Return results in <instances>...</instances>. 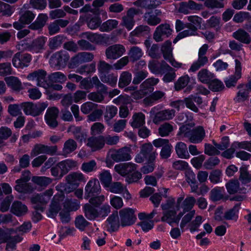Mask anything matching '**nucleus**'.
Instances as JSON below:
<instances>
[{"label":"nucleus","mask_w":251,"mask_h":251,"mask_svg":"<svg viewBox=\"0 0 251 251\" xmlns=\"http://www.w3.org/2000/svg\"><path fill=\"white\" fill-rule=\"evenodd\" d=\"M96 71V63H92L89 64L81 66L78 68L76 72L80 75H84L85 74H89L94 73Z\"/></svg>","instance_id":"680f3d73"},{"label":"nucleus","mask_w":251,"mask_h":251,"mask_svg":"<svg viewBox=\"0 0 251 251\" xmlns=\"http://www.w3.org/2000/svg\"><path fill=\"white\" fill-rule=\"evenodd\" d=\"M240 204L237 203L230 209L226 211L224 216V219L226 220H235L237 221L238 216V213L239 209Z\"/></svg>","instance_id":"3c124183"},{"label":"nucleus","mask_w":251,"mask_h":251,"mask_svg":"<svg viewBox=\"0 0 251 251\" xmlns=\"http://www.w3.org/2000/svg\"><path fill=\"white\" fill-rule=\"evenodd\" d=\"M16 185L14 187V189L19 193H30L34 190L32 185L27 183V181L17 179L16 180Z\"/></svg>","instance_id":"c756f323"},{"label":"nucleus","mask_w":251,"mask_h":251,"mask_svg":"<svg viewBox=\"0 0 251 251\" xmlns=\"http://www.w3.org/2000/svg\"><path fill=\"white\" fill-rule=\"evenodd\" d=\"M59 114V110L56 107L48 108L45 115V120L47 124L51 128H55L58 124L57 121Z\"/></svg>","instance_id":"4468645a"},{"label":"nucleus","mask_w":251,"mask_h":251,"mask_svg":"<svg viewBox=\"0 0 251 251\" xmlns=\"http://www.w3.org/2000/svg\"><path fill=\"white\" fill-rule=\"evenodd\" d=\"M23 238L19 235L14 236H8L5 250L6 251H14L17 249V244L20 243Z\"/></svg>","instance_id":"c85d7f7f"},{"label":"nucleus","mask_w":251,"mask_h":251,"mask_svg":"<svg viewBox=\"0 0 251 251\" xmlns=\"http://www.w3.org/2000/svg\"><path fill=\"white\" fill-rule=\"evenodd\" d=\"M11 211L14 214L21 216L27 212V207L21 201H15L12 204Z\"/></svg>","instance_id":"f704fd0d"},{"label":"nucleus","mask_w":251,"mask_h":251,"mask_svg":"<svg viewBox=\"0 0 251 251\" xmlns=\"http://www.w3.org/2000/svg\"><path fill=\"white\" fill-rule=\"evenodd\" d=\"M46 40V37L41 36L33 40L30 44H26L25 42L23 43V41H22L19 46L23 47V49L38 53L45 49Z\"/></svg>","instance_id":"39448f33"},{"label":"nucleus","mask_w":251,"mask_h":251,"mask_svg":"<svg viewBox=\"0 0 251 251\" xmlns=\"http://www.w3.org/2000/svg\"><path fill=\"white\" fill-rule=\"evenodd\" d=\"M126 51V48L123 45L115 44L106 48L105 56L108 59L116 60L121 57Z\"/></svg>","instance_id":"f8f14e48"},{"label":"nucleus","mask_w":251,"mask_h":251,"mask_svg":"<svg viewBox=\"0 0 251 251\" xmlns=\"http://www.w3.org/2000/svg\"><path fill=\"white\" fill-rule=\"evenodd\" d=\"M93 59L94 54L91 52H81L78 53L71 58L69 63L70 68H75L82 63L90 62Z\"/></svg>","instance_id":"1a4fd4ad"},{"label":"nucleus","mask_w":251,"mask_h":251,"mask_svg":"<svg viewBox=\"0 0 251 251\" xmlns=\"http://www.w3.org/2000/svg\"><path fill=\"white\" fill-rule=\"evenodd\" d=\"M158 134L161 137L168 136L173 130V126L169 123H165L158 128Z\"/></svg>","instance_id":"e2e57ef3"},{"label":"nucleus","mask_w":251,"mask_h":251,"mask_svg":"<svg viewBox=\"0 0 251 251\" xmlns=\"http://www.w3.org/2000/svg\"><path fill=\"white\" fill-rule=\"evenodd\" d=\"M57 151L56 146H49L43 144H37L31 151V154L32 156H36L39 154L44 153L50 155L56 154Z\"/></svg>","instance_id":"2eb2a0df"},{"label":"nucleus","mask_w":251,"mask_h":251,"mask_svg":"<svg viewBox=\"0 0 251 251\" xmlns=\"http://www.w3.org/2000/svg\"><path fill=\"white\" fill-rule=\"evenodd\" d=\"M208 62V58L206 56L198 55V60L194 62L189 69V72H195L201 68L205 65Z\"/></svg>","instance_id":"c03bdc74"},{"label":"nucleus","mask_w":251,"mask_h":251,"mask_svg":"<svg viewBox=\"0 0 251 251\" xmlns=\"http://www.w3.org/2000/svg\"><path fill=\"white\" fill-rule=\"evenodd\" d=\"M49 80L52 83H62L67 80L66 76L60 72L51 73L48 76Z\"/></svg>","instance_id":"603ef678"},{"label":"nucleus","mask_w":251,"mask_h":251,"mask_svg":"<svg viewBox=\"0 0 251 251\" xmlns=\"http://www.w3.org/2000/svg\"><path fill=\"white\" fill-rule=\"evenodd\" d=\"M250 90L246 88H242L237 92L236 97L234 98V101L236 103L244 102L248 100L249 98Z\"/></svg>","instance_id":"6e6d98bb"},{"label":"nucleus","mask_w":251,"mask_h":251,"mask_svg":"<svg viewBox=\"0 0 251 251\" xmlns=\"http://www.w3.org/2000/svg\"><path fill=\"white\" fill-rule=\"evenodd\" d=\"M159 82L158 78L151 77L146 79L140 85V87L143 89L147 94L152 92L153 90V86L156 85Z\"/></svg>","instance_id":"e433bc0d"},{"label":"nucleus","mask_w":251,"mask_h":251,"mask_svg":"<svg viewBox=\"0 0 251 251\" xmlns=\"http://www.w3.org/2000/svg\"><path fill=\"white\" fill-rule=\"evenodd\" d=\"M53 191L52 189H49L45 192L37 194L31 198V202L35 204L34 207L36 210L43 211L46 204L49 202L52 196Z\"/></svg>","instance_id":"7ed1b4c3"},{"label":"nucleus","mask_w":251,"mask_h":251,"mask_svg":"<svg viewBox=\"0 0 251 251\" xmlns=\"http://www.w3.org/2000/svg\"><path fill=\"white\" fill-rule=\"evenodd\" d=\"M60 196L55 195L52 200L47 215L51 218H54L61 209Z\"/></svg>","instance_id":"393cba45"},{"label":"nucleus","mask_w":251,"mask_h":251,"mask_svg":"<svg viewBox=\"0 0 251 251\" xmlns=\"http://www.w3.org/2000/svg\"><path fill=\"white\" fill-rule=\"evenodd\" d=\"M176 153L178 157L183 159H188L190 154L188 151L187 145L182 142H178L175 146Z\"/></svg>","instance_id":"c9c22d12"},{"label":"nucleus","mask_w":251,"mask_h":251,"mask_svg":"<svg viewBox=\"0 0 251 251\" xmlns=\"http://www.w3.org/2000/svg\"><path fill=\"white\" fill-rule=\"evenodd\" d=\"M105 188L114 194H122L124 191V186L120 182H111Z\"/></svg>","instance_id":"8fccbe9b"},{"label":"nucleus","mask_w":251,"mask_h":251,"mask_svg":"<svg viewBox=\"0 0 251 251\" xmlns=\"http://www.w3.org/2000/svg\"><path fill=\"white\" fill-rule=\"evenodd\" d=\"M20 14V21L26 25L30 24L35 17L33 12L29 10L21 12Z\"/></svg>","instance_id":"4d7b16f0"},{"label":"nucleus","mask_w":251,"mask_h":251,"mask_svg":"<svg viewBox=\"0 0 251 251\" xmlns=\"http://www.w3.org/2000/svg\"><path fill=\"white\" fill-rule=\"evenodd\" d=\"M32 181L42 187H46L52 182V179L47 176H37L32 177Z\"/></svg>","instance_id":"338daca9"},{"label":"nucleus","mask_w":251,"mask_h":251,"mask_svg":"<svg viewBox=\"0 0 251 251\" xmlns=\"http://www.w3.org/2000/svg\"><path fill=\"white\" fill-rule=\"evenodd\" d=\"M232 37L242 43L249 44L251 42L250 34L243 29L240 28L232 33Z\"/></svg>","instance_id":"7c9ffc66"},{"label":"nucleus","mask_w":251,"mask_h":251,"mask_svg":"<svg viewBox=\"0 0 251 251\" xmlns=\"http://www.w3.org/2000/svg\"><path fill=\"white\" fill-rule=\"evenodd\" d=\"M58 166L61 170L60 177H62L70 170L76 168L77 163L76 161L72 159H66L59 162Z\"/></svg>","instance_id":"412c9836"},{"label":"nucleus","mask_w":251,"mask_h":251,"mask_svg":"<svg viewBox=\"0 0 251 251\" xmlns=\"http://www.w3.org/2000/svg\"><path fill=\"white\" fill-rule=\"evenodd\" d=\"M66 182L71 185H78L80 182H85L86 179L81 173L72 172L65 177Z\"/></svg>","instance_id":"cd10ccee"},{"label":"nucleus","mask_w":251,"mask_h":251,"mask_svg":"<svg viewBox=\"0 0 251 251\" xmlns=\"http://www.w3.org/2000/svg\"><path fill=\"white\" fill-rule=\"evenodd\" d=\"M161 69L165 73L163 77V80L166 83H168L174 80L176 77L175 70L165 62L162 63Z\"/></svg>","instance_id":"b1692460"},{"label":"nucleus","mask_w":251,"mask_h":251,"mask_svg":"<svg viewBox=\"0 0 251 251\" xmlns=\"http://www.w3.org/2000/svg\"><path fill=\"white\" fill-rule=\"evenodd\" d=\"M47 75L45 70L39 69L29 74L26 78L30 81H36L38 86L47 89L49 87V84L46 81Z\"/></svg>","instance_id":"423d86ee"},{"label":"nucleus","mask_w":251,"mask_h":251,"mask_svg":"<svg viewBox=\"0 0 251 251\" xmlns=\"http://www.w3.org/2000/svg\"><path fill=\"white\" fill-rule=\"evenodd\" d=\"M130 153L131 149L129 147H124L118 150L111 151L110 156L114 161L119 162L130 160L131 159Z\"/></svg>","instance_id":"6e6552de"},{"label":"nucleus","mask_w":251,"mask_h":251,"mask_svg":"<svg viewBox=\"0 0 251 251\" xmlns=\"http://www.w3.org/2000/svg\"><path fill=\"white\" fill-rule=\"evenodd\" d=\"M7 86L15 92H19L23 89L21 81L15 76H11L5 78Z\"/></svg>","instance_id":"2f4dec72"},{"label":"nucleus","mask_w":251,"mask_h":251,"mask_svg":"<svg viewBox=\"0 0 251 251\" xmlns=\"http://www.w3.org/2000/svg\"><path fill=\"white\" fill-rule=\"evenodd\" d=\"M106 221L107 222V229L109 231L115 232L118 230L120 224L117 212L113 213L109 216Z\"/></svg>","instance_id":"bb28decb"},{"label":"nucleus","mask_w":251,"mask_h":251,"mask_svg":"<svg viewBox=\"0 0 251 251\" xmlns=\"http://www.w3.org/2000/svg\"><path fill=\"white\" fill-rule=\"evenodd\" d=\"M143 19L146 23L151 26H155L161 21V19L152 12H146L143 16Z\"/></svg>","instance_id":"79ce46f5"},{"label":"nucleus","mask_w":251,"mask_h":251,"mask_svg":"<svg viewBox=\"0 0 251 251\" xmlns=\"http://www.w3.org/2000/svg\"><path fill=\"white\" fill-rule=\"evenodd\" d=\"M118 22L116 20L109 19L106 21L101 23L100 30L101 32H109L117 27Z\"/></svg>","instance_id":"de8ad7c7"},{"label":"nucleus","mask_w":251,"mask_h":251,"mask_svg":"<svg viewBox=\"0 0 251 251\" xmlns=\"http://www.w3.org/2000/svg\"><path fill=\"white\" fill-rule=\"evenodd\" d=\"M137 165L131 162L117 164L114 167L115 171L122 176L129 175L135 171Z\"/></svg>","instance_id":"dca6fc26"},{"label":"nucleus","mask_w":251,"mask_h":251,"mask_svg":"<svg viewBox=\"0 0 251 251\" xmlns=\"http://www.w3.org/2000/svg\"><path fill=\"white\" fill-rule=\"evenodd\" d=\"M180 132L187 138L190 142L198 144L202 142L205 136V132L201 126H198L190 129L189 125H185L180 126Z\"/></svg>","instance_id":"f257e3e1"},{"label":"nucleus","mask_w":251,"mask_h":251,"mask_svg":"<svg viewBox=\"0 0 251 251\" xmlns=\"http://www.w3.org/2000/svg\"><path fill=\"white\" fill-rule=\"evenodd\" d=\"M101 81L105 83H107L111 87H115L117 82V75L115 74H107L100 76Z\"/></svg>","instance_id":"5fc2aeb1"},{"label":"nucleus","mask_w":251,"mask_h":251,"mask_svg":"<svg viewBox=\"0 0 251 251\" xmlns=\"http://www.w3.org/2000/svg\"><path fill=\"white\" fill-rule=\"evenodd\" d=\"M163 57L165 60L168 59L173 56V48L172 47V42L167 40L165 41L162 45L161 49Z\"/></svg>","instance_id":"09e8293b"},{"label":"nucleus","mask_w":251,"mask_h":251,"mask_svg":"<svg viewBox=\"0 0 251 251\" xmlns=\"http://www.w3.org/2000/svg\"><path fill=\"white\" fill-rule=\"evenodd\" d=\"M92 80L94 87H95L98 89V92H100L102 94L108 93V87L100 80L97 76L95 75L92 77Z\"/></svg>","instance_id":"69168bd1"},{"label":"nucleus","mask_w":251,"mask_h":251,"mask_svg":"<svg viewBox=\"0 0 251 251\" xmlns=\"http://www.w3.org/2000/svg\"><path fill=\"white\" fill-rule=\"evenodd\" d=\"M87 26L91 30L97 29L101 25L102 20L99 15L88 14L85 18Z\"/></svg>","instance_id":"5701e85b"},{"label":"nucleus","mask_w":251,"mask_h":251,"mask_svg":"<svg viewBox=\"0 0 251 251\" xmlns=\"http://www.w3.org/2000/svg\"><path fill=\"white\" fill-rule=\"evenodd\" d=\"M196 202L195 198L191 196H187L183 201L181 207L184 210V212H187L192 210Z\"/></svg>","instance_id":"bf43d9fd"},{"label":"nucleus","mask_w":251,"mask_h":251,"mask_svg":"<svg viewBox=\"0 0 251 251\" xmlns=\"http://www.w3.org/2000/svg\"><path fill=\"white\" fill-rule=\"evenodd\" d=\"M128 57L131 61L135 62L139 60L143 55L142 50L137 46L130 47L128 52Z\"/></svg>","instance_id":"58836bf2"},{"label":"nucleus","mask_w":251,"mask_h":251,"mask_svg":"<svg viewBox=\"0 0 251 251\" xmlns=\"http://www.w3.org/2000/svg\"><path fill=\"white\" fill-rule=\"evenodd\" d=\"M84 37L92 43L97 44H103L106 43L109 40V37L106 34L94 33L89 32L83 33Z\"/></svg>","instance_id":"6ab92c4d"},{"label":"nucleus","mask_w":251,"mask_h":251,"mask_svg":"<svg viewBox=\"0 0 251 251\" xmlns=\"http://www.w3.org/2000/svg\"><path fill=\"white\" fill-rule=\"evenodd\" d=\"M75 227L80 231H84L89 224V223L82 215H79L75 218Z\"/></svg>","instance_id":"774afa93"},{"label":"nucleus","mask_w":251,"mask_h":251,"mask_svg":"<svg viewBox=\"0 0 251 251\" xmlns=\"http://www.w3.org/2000/svg\"><path fill=\"white\" fill-rule=\"evenodd\" d=\"M145 124V115L141 113H135L132 116L131 126L133 128H139Z\"/></svg>","instance_id":"a19ab883"},{"label":"nucleus","mask_w":251,"mask_h":251,"mask_svg":"<svg viewBox=\"0 0 251 251\" xmlns=\"http://www.w3.org/2000/svg\"><path fill=\"white\" fill-rule=\"evenodd\" d=\"M157 153L154 150L152 144L150 143H145L142 145L140 151L135 158V161L138 163L143 162L145 160L147 161H154Z\"/></svg>","instance_id":"f03ea898"},{"label":"nucleus","mask_w":251,"mask_h":251,"mask_svg":"<svg viewBox=\"0 0 251 251\" xmlns=\"http://www.w3.org/2000/svg\"><path fill=\"white\" fill-rule=\"evenodd\" d=\"M175 116V110L174 109H165L157 112L153 119V122L155 124L163 121L172 120Z\"/></svg>","instance_id":"aec40b11"},{"label":"nucleus","mask_w":251,"mask_h":251,"mask_svg":"<svg viewBox=\"0 0 251 251\" xmlns=\"http://www.w3.org/2000/svg\"><path fill=\"white\" fill-rule=\"evenodd\" d=\"M176 212L174 210H168L164 212L163 216L161 218V221L168 223L170 225L173 226L176 224Z\"/></svg>","instance_id":"052dcab7"},{"label":"nucleus","mask_w":251,"mask_h":251,"mask_svg":"<svg viewBox=\"0 0 251 251\" xmlns=\"http://www.w3.org/2000/svg\"><path fill=\"white\" fill-rule=\"evenodd\" d=\"M239 179L244 184L251 182V174L249 173L246 167H243L240 168Z\"/></svg>","instance_id":"0e129e2a"},{"label":"nucleus","mask_w":251,"mask_h":251,"mask_svg":"<svg viewBox=\"0 0 251 251\" xmlns=\"http://www.w3.org/2000/svg\"><path fill=\"white\" fill-rule=\"evenodd\" d=\"M84 215L89 220H93L99 217L98 209L89 203H86L83 207Z\"/></svg>","instance_id":"72a5a7b5"},{"label":"nucleus","mask_w":251,"mask_h":251,"mask_svg":"<svg viewBox=\"0 0 251 251\" xmlns=\"http://www.w3.org/2000/svg\"><path fill=\"white\" fill-rule=\"evenodd\" d=\"M32 59V56L27 53L17 52L12 58V63L14 67L23 69L28 66Z\"/></svg>","instance_id":"9b49d317"},{"label":"nucleus","mask_w":251,"mask_h":251,"mask_svg":"<svg viewBox=\"0 0 251 251\" xmlns=\"http://www.w3.org/2000/svg\"><path fill=\"white\" fill-rule=\"evenodd\" d=\"M63 207L68 212L75 211L80 207V202L75 199H66L64 202Z\"/></svg>","instance_id":"49530a36"},{"label":"nucleus","mask_w":251,"mask_h":251,"mask_svg":"<svg viewBox=\"0 0 251 251\" xmlns=\"http://www.w3.org/2000/svg\"><path fill=\"white\" fill-rule=\"evenodd\" d=\"M194 101L200 106L203 102L202 99L198 95H191L187 98L184 99V103L187 108L190 109L195 112H199V108L194 103Z\"/></svg>","instance_id":"f3484780"},{"label":"nucleus","mask_w":251,"mask_h":251,"mask_svg":"<svg viewBox=\"0 0 251 251\" xmlns=\"http://www.w3.org/2000/svg\"><path fill=\"white\" fill-rule=\"evenodd\" d=\"M119 215L121 225L123 227L133 225L136 220L134 211L131 208H126L120 210Z\"/></svg>","instance_id":"0eeeda50"},{"label":"nucleus","mask_w":251,"mask_h":251,"mask_svg":"<svg viewBox=\"0 0 251 251\" xmlns=\"http://www.w3.org/2000/svg\"><path fill=\"white\" fill-rule=\"evenodd\" d=\"M172 31L169 24H161L156 28L153 38L157 42H161L164 38L169 37L172 34Z\"/></svg>","instance_id":"9d476101"},{"label":"nucleus","mask_w":251,"mask_h":251,"mask_svg":"<svg viewBox=\"0 0 251 251\" xmlns=\"http://www.w3.org/2000/svg\"><path fill=\"white\" fill-rule=\"evenodd\" d=\"M150 32V28L146 25H140L131 31V34L136 37H141L148 35Z\"/></svg>","instance_id":"864d4df0"},{"label":"nucleus","mask_w":251,"mask_h":251,"mask_svg":"<svg viewBox=\"0 0 251 251\" xmlns=\"http://www.w3.org/2000/svg\"><path fill=\"white\" fill-rule=\"evenodd\" d=\"M214 77V74L210 72L206 69H201L198 74V79L201 82L205 84L209 83Z\"/></svg>","instance_id":"ea45409f"},{"label":"nucleus","mask_w":251,"mask_h":251,"mask_svg":"<svg viewBox=\"0 0 251 251\" xmlns=\"http://www.w3.org/2000/svg\"><path fill=\"white\" fill-rule=\"evenodd\" d=\"M117 112L118 108L116 106L114 105L106 106L104 114V119L108 126L111 125V120L117 115Z\"/></svg>","instance_id":"4c0bfd02"},{"label":"nucleus","mask_w":251,"mask_h":251,"mask_svg":"<svg viewBox=\"0 0 251 251\" xmlns=\"http://www.w3.org/2000/svg\"><path fill=\"white\" fill-rule=\"evenodd\" d=\"M161 3L158 0H137L133 2L135 6L149 10L155 8Z\"/></svg>","instance_id":"a878e982"},{"label":"nucleus","mask_w":251,"mask_h":251,"mask_svg":"<svg viewBox=\"0 0 251 251\" xmlns=\"http://www.w3.org/2000/svg\"><path fill=\"white\" fill-rule=\"evenodd\" d=\"M84 190V198L88 199L91 196L100 194L101 188L99 180L96 178H93L88 182Z\"/></svg>","instance_id":"ddd939ff"},{"label":"nucleus","mask_w":251,"mask_h":251,"mask_svg":"<svg viewBox=\"0 0 251 251\" xmlns=\"http://www.w3.org/2000/svg\"><path fill=\"white\" fill-rule=\"evenodd\" d=\"M77 147V144L74 139H68L64 144L62 151V155L65 157L68 156L70 153L74 151Z\"/></svg>","instance_id":"473e14b6"},{"label":"nucleus","mask_w":251,"mask_h":251,"mask_svg":"<svg viewBox=\"0 0 251 251\" xmlns=\"http://www.w3.org/2000/svg\"><path fill=\"white\" fill-rule=\"evenodd\" d=\"M132 79V75L128 71L123 72L120 76L118 85L123 88L128 85Z\"/></svg>","instance_id":"a18cd8bd"},{"label":"nucleus","mask_w":251,"mask_h":251,"mask_svg":"<svg viewBox=\"0 0 251 251\" xmlns=\"http://www.w3.org/2000/svg\"><path fill=\"white\" fill-rule=\"evenodd\" d=\"M70 56L67 51L60 50L55 52L51 56L49 63L50 66L53 68H64Z\"/></svg>","instance_id":"20e7f679"},{"label":"nucleus","mask_w":251,"mask_h":251,"mask_svg":"<svg viewBox=\"0 0 251 251\" xmlns=\"http://www.w3.org/2000/svg\"><path fill=\"white\" fill-rule=\"evenodd\" d=\"M226 187L229 194H234L240 193L241 189L240 187V183L237 179H231L226 184Z\"/></svg>","instance_id":"37998d69"},{"label":"nucleus","mask_w":251,"mask_h":251,"mask_svg":"<svg viewBox=\"0 0 251 251\" xmlns=\"http://www.w3.org/2000/svg\"><path fill=\"white\" fill-rule=\"evenodd\" d=\"M99 178L104 188L112 181V176L110 172L107 170H103L99 175Z\"/></svg>","instance_id":"13d9d810"},{"label":"nucleus","mask_w":251,"mask_h":251,"mask_svg":"<svg viewBox=\"0 0 251 251\" xmlns=\"http://www.w3.org/2000/svg\"><path fill=\"white\" fill-rule=\"evenodd\" d=\"M86 146L93 151H96L104 147L102 135L98 137H90L87 139Z\"/></svg>","instance_id":"4be33fe9"},{"label":"nucleus","mask_w":251,"mask_h":251,"mask_svg":"<svg viewBox=\"0 0 251 251\" xmlns=\"http://www.w3.org/2000/svg\"><path fill=\"white\" fill-rule=\"evenodd\" d=\"M235 71L234 75H231L228 78H227L225 80L226 86L228 88H230L232 86H234L237 80L241 76V63L238 59H235Z\"/></svg>","instance_id":"a211bd4d"}]
</instances>
